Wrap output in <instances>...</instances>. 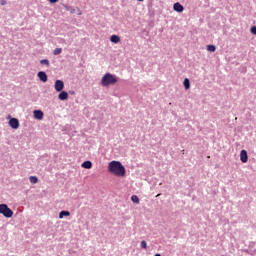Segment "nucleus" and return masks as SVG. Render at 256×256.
I'll return each mask as SVG.
<instances>
[{"instance_id":"11","label":"nucleus","mask_w":256,"mask_h":256,"mask_svg":"<svg viewBox=\"0 0 256 256\" xmlns=\"http://www.w3.org/2000/svg\"><path fill=\"white\" fill-rule=\"evenodd\" d=\"M34 119H38V121H41L43 119V111L41 110H34L33 112Z\"/></svg>"},{"instance_id":"8","label":"nucleus","mask_w":256,"mask_h":256,"mask_svg":"<svg viewBox=\"0 0 256 256\" xmlns=\"http://www.w3.org/2000/svg\"><path fill=\"white\" fill-rule=\"evenodd\" d=\"M240 161L242 163H247V161H249V156L247 155L246 150H241V152H240Z\"/></svg>"},{"instance_id":"9","label":"nucleus","mask_w":256,"mask_h":256,"mask_svg":"<svg viewBox=\"0 0 256 256\" xmlns=\"http://www.w3.org/2000/svg\"><path fill=\"white\" fill-rule=\"evenodd\" d=\"M58 99L60 101H67V99H69V93H67V91H60L59 95H58Z\"/></svg>"},{"instance_id":"22","label":"nucleus","mask_w":256,"mask_h":256,"mask_svg":"<svg viewBox=\"0 0 256 256\" xmlns=\"http://www.w3.org/2000/svg\"><path fill=\"white\" fill-rule=\"evenodd\" d=\"M250 33H252V35H256V26L251 27Z\"/></svg>"},{"instance_id":"7","label":"nucleus","mask_w":256,"mask_h":256,"mask_svg":"<svg viewBox=\"0 0 256 256\" xmlns=\"http://www.w3.org/2000/svg\"><path fill=\"white\" fill-rule=\"evenodd\" d=\"M37 77L42 83H47L48 77L45 71L38 72Z\"/></svg>"},{"instance_id":"5","label":"nucleus","mask_w":256,"mask_h":256,"mask_svg":"<svg viewBox=\"0 0 256 256\" xmlns=\"http://www.w3.org/2000/svg\"><path fill=\"white\" fill-rule=\"evenodd\" d=\"M54 89L57 91V93H61L63 89H65V82L63 80H56L54 84Z\"/></svg>"},{"instance_id":"25","label":"nucleus","mask_w":256,"mask_h":256,"mask_svg":"<svg viewBox=\"0 0 256 256\" xmlns=\"http://www.w3.org/2000/svg\"><path fill=\"white\" fill-rule=\"evenodd\" d=\"M155 256H161V254H155Z\"/></svg>"},{"instance_id":"15","label":"nucleus","mask_w":256,"mask_h":256,"mask_svg":"<svg viewBox=\"0 0 256 256\" xmlns=\"http://www.w3.org/2000/svg\"><path fill=\"white\" fill-rule=\"evenodd\" d=\"M69 215H71V212L62 210V211L59 213V219H63V217H69Z\"/></svg>"},{"instance_id":"26","label":"nucleus","mask_w":256,"mask_h":256,"mask_svg":"<svg viewBox=\"0 0 256 256\" xmlns=\"http://www.w3.org/2000/svg\"><path fill=\"white\" fill-rule=\"evenodd\" d=\"M138 1H143V0H138Z\"/></svg>"},{"instance_id":"14","label":"nucleus","mask_w":256,"mask_h":256,"mask_svg":"<svg viewBox=\"0 0 256 256\" xmlns=\"http://www.w3.org/2000/svg\"><path fill=\"white\" fill-rule=\"evenodd\" d=\"M82 167L83 169H91V167H93V163H91V161H85L82 163Z\"/></svg>"},{"instance_id":"13","label":"nucleus","mask_w":256,"mask_h":256,"mask_svg":"<svg viewBox=\"0 0 256 256\" xmlns=\"http://www.w3.org/2000/svg\"><path fill=\"white\" fill-rule=\"evenodd\" d=\"M183 85H184L186 91L189 90V89H191V82L189 81L188 78H185V79H184Z\"/></svg>"},{"instance_id":"12","label":"nucleus","mask_w":256,"mask_h":256,"mask_svg":"<svg viewBox=\"0 0 256 256\" xmlns=\"http://www.w3.org/2000/svg\"><path fill=\"white\" fill-rule=\"evenodd\" d=\"M110 41L111 43H115V44L121 43V37H119L118 35H112L110 37Z\"/></svg>"},{"instance_id":"21","label":"nucleus","mask_w":256,"mask_h":256,"mask_svg":"<svg viewBox=\"0 0 256 256\" xmlns=\"http://www.w3.org/2000/svg\"><path fill=\"white\" fill-rule=\"evenodd\" d=\"M141 249H147V242L145 240L140 243Z\"/></svg>"},{"instance_id":"10","label":"nucleus","mask_w":256,"mask_h":256,"mask_svg":"<svg viewBox=\"0 0 256 256\" xmlns=\"http://www.w3.org/2000/svg\"><path fill=\"white\" fill-rule=\"evenodd\" d=\"M173 9H174V11H176L177 13H183V11H184V7H183V5H181V3H179V2H176L174 5H173Z\"/></svg>"},{"instance_id":"6","label":"nucleus","mask_w":256,"mask_h":256,"mask_svg":"<svg viewBox=\"0 0 256 256\" xmlns=\"http://www.w3.org/2000/svg\"><path fill=\"white\" fill-rule=\"evenodd\" d=\"M8 125L12 128V129H19V119L17 118H11L8 122Z\"/></svg>"},{"instance_id":"23","label":"nucleus","mask_w":256,"mask_h":256,"mask_svg":"<svg viewBox=\"0 0 256 256\" xmlns=\"http://www.w3.org/2000/svg\"><path fill=\"white\" fill-rule=\"evenodd\" d=\"M0 5H2V6L7 5V1H6V0H1V1H0Z\"/></svg>"},{"instance_id":"20","label":"nucleus","mask_w":256,"mask_h":256,"mask_svg":"<svg viewBox=\"0 0 256 256\" xmlns=\"http://www.w3.org/2000/svg\"><path fill=\"white\" fill-rule=\"evenodd\" d=\"M40 64L41 65H46V67H49L50 62L47 59H42V60H40Z\"/></svg>"},{"instance_id":"2","label":"nucleus","mask_w":256,"mask_h":256,"mask_svg":"<svg viewBox=\"0 0 256 256\" xmlns=\"http://www.w3.org/2000/svg\"><path fill=\"white\" fill-rule=\"evenodd\" d=\"M117 81H119V79L117 78V76L111 74V73H106L101 81H100V85L102 87H109V85H115V83H117Z\"/></svg>"},{"instance_id":"17","label":"nucleus","mask_w":256,"mask_h":256,"mask_svg":"<svg viewBox=\"0 0 256 256\" xmlns=\"http://www.w3.org/2000/svg\"><path fill=\"white\" fill-rule=\"evenodd\" d=\"M216 47H215V45H208L207 46V51H209L210 53H215V51H216Z\"/></svg>"},{"instance_id":"19","label":"nucleus","mask_w":256,"mask_h":256,"mask_svg":"<svg viewBox=\"0 0 256 256\" xmlns=\"http://www.w3.org/2000/svg\"><path fill=\"white\" fill-rule=\"evenodd\" d=\"M131 201L133 203L139 204V197L137 195H132L131 196Z\"/></svg>"},{"instance_id":"3","label":"nucleus","mask_w":256,"mask_h":256,"mask_svg":"<svg viewBox=\"0 0 256 256\" xmlns=\"http://www.w3.org/2000/svg\"><path fill=\"white\" fill-rule=\"evenodd\" d=\"M0 215H3L6 219H11L13 217V210L7 204H0Z\"/></svg>"},{"instance_id":"18","label":"nucleus","mask_w":256,"mask_h":256,"mask_svg":"<svg viewBox=\"0 0 256 256\" xmlns=\"http://www.w3.org/2000/svg\"><path fill=\"white\" fill-rule=\"evenodd\" d=\"M61 53H63V49L62 48H56L53 51V55H61Z\"/></svg>"},{"instance_id":"24","label":"nucleus","mask_w":256,"mask_h":256,"mask_svg":"<svg viewBox=\"0 0 256 256\" xmlns=\"http://www.w3.org/2000/svg\"><path fill=\"white\" fill-rule=\"evenodd\" d=\"M49 3H57L59 0H48Z\"/></svg>"},{"instance_id":"4","label":"nucleus","mask_w":256,"mask_h":256,"mask_svg":"<svg viewBox=\"0 0 256 256\" xmlns=\"http://www.w3.org/2000/svg\"><path fill=\"white\" fill-rule=\"evenodd\" d=\"M64 7H65L66 11L71 13V15H75V13H77V15H83V12L79 8H75V7L69 6V5H65Z\"/></svg>"},{"instance_id":"1","label":"nucleus","mask_w":256,"mask_h":256,"mask_svg":"<svg viewBox=\"0 0 256 256\" xmlns=\"http://www.w3.org/2000/svg\"><path fill=\"white\" fill-rule=\"evenodd\" d=\"M108 171L115 175L116 177H125V166L120 161H111L108 164Z\"/></svg>"},{"instance_id":"16","label":"nucleus","mask_w":256,"mask_h":256,"mask_svg":"<svg viewBox=\"0 0 256 256\" xmlns=\"http://www.w3.org/2000/svg\"><path fill=\"white\" fill-rule=\"evenodd\" d=\"M29 181L30 183H32V185H35L36 183L39 182V179L37 178V176H30Z\"/></svg>"}]
</instances>
